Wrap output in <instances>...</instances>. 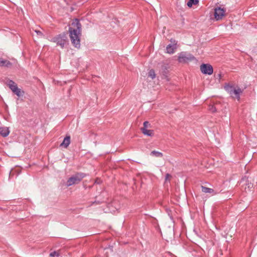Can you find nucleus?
I'll return each mask as SVG.
<instances>
[{"label":"nucleus","instance_id":"nucleus-1","mask_svg":"<svg viewBox=\"0 0 257 257\" xmlns=\"http://www.w3.org/2000/svg\"><path fill=\"white\" fill-rule=\"evenodd\" d=\"M81 25L77 19H75L69 28V36L72 45L76 48L80 47V37Z\"/></svg>","mask_w":257,"mask_h":257},{"label":"nucleus","instance_id":"nucleus-2","mask_svg":"<svg viewBox=\"0 0 257 257\" xmlns=\"http://www.w3.org/2000/svg\"><path fill=\"white\" fill-rule=\"evenodd\" d=\"M224 88L233 97L237 98L238 100L240 99V95L242 93V90L241 88L239 87L235 88L229 84H226Z\"/></svg>","mask_w":257,"mask_h":257},{"label":"nucleus","instance_id":"nucleus-3","mask_svg":"<svg viewBox=\"0 0 257 257\" xmlns=\"http://www.w3.org/2000/svg\"><path fill=\"white\" fill-rule=\"evenodd\" d=\"M85 177L83 173H77L70 177L67 181L66 186L69 187L74 184H78Z\"/></svg>","mask_w":257,"mask_h":257},{"label":"nucleus","instance_id":"nucleus-4","mask_svg":"<svg viewBox=\"0 0 257 257\" xmlns=\"http://www.w3.org/2000/svg\"><path fill=\"white\" fill-rule=\"evenodd\" d=\"M52 41L56 43L57 45H59L62 48H63L67 42V35L65 33L59 34L53 38L52 39Z\"/></svg>","mask_w":257,"mask_h":257},{"label":"nucleus","instance_id":"nucleus-5","mask_svg":"<svg viewBox=\"0 0 257 257\" xmlns=\"http://www.w3.org/2000/svg\"><path fill=\"white\" fill-rule=\"evenodd\" d=\"M195 59V58L192 54L186 52H182L179 54L178 60L180 63H186Z\"/></svg>","mask_w":257,"mask_h":257},{"label":"nucleus","instance_id":"nucleus-6","mask_svg":"<svg viewBox=\"0 0 257 257\" xmlns=\"http://www.w3.org/2000/svg\"><path fill=\"white\" fill-rule=\"evenodd\" d=\"M8 85L11 90L18 96L20 97L24 94V92L18 87L17 85L14 81L9 80L8 82Z\"/></svg>","mask_w":257,"mask_h":257},{"label":"nucleus","instance_id":"nucleus-7","mask_svg":"<svg viewBox=\"0 0 257 257\" xmlns=\"http://www.w3.org/2000/svg\"><path fill=\"white\" fill-rule=\"evenodd\" d=\"M200 70L204 74L211 75L213 73V69L209 64H202L200 66Z\"/></svg>","mask_w":257,"mask_h":257},{"label":"nucleus","instance_id":"nucleus-8","mask_svg":"<svg viewBox=\"0 0 257 257\" xmlns=\"http://www.w3.org/2000/svg\"><path fill=\"white\" fill-rule=\"evenodd\" d=\"M225 10L224 9H222L220 7L216 8L214 9V18L217 20L222 19V17L224 16Z\"/></svg>","mask_w":257,"mask_h":257},{"label":"nucleus","instance_id":"nucleus-9","mask_svg":"<svg viewBox=\"0 0 257 257\" xmlns=\"http://www.w3.org/2000/svg\"><path fill=\"white\" fill-rule=\"evenodd\" d=\"M170 41L171 43L169 44L166 47V51L167 53L171 54L175 53V50L177 49V42L173 39H171Z\"/></svg>","mask_w":257,"mask_h":257},{"label":"nucleus","instance_id":"nucleus-10","mask_svg":"<svg viewBox=\"0 0 257 257\" xmlns=\"http://www.w3.org/2000/svg\"><path fill=\"white\" fill-rule=\"evenodd\" d=\"M10 134L9 127L6 126L0 127V134L3 137H7Z\"/></svg>","mask_w":257,"mask_h":257},{"label":"nucleus","instance_id":"nucleus-11","mask_svg":"<svg viewBox=\"0 0 257 257\" xmlns=\"http://www.w3.org/2000/svg\"><path fill=\"white\" fill-rule=\"evenodd\" d=\"M70 143V136H67L63 140V142L60 144V146L67 148Z\"/></svg>","mask_w":257,"mask_h":257},{"label":"nucleus","instance_id":"nucleus-12","mask_svg":"<svg viewBox=\"0 0 257 257\" xmlns=\"http://www.w3.org/2000/svg\"><path fill=\"white\" fill-rule=\"evenodd\" d=\"M201 190L203 192L205 193H210L212 195L216 194L217 193L215 192V191L211 188H209L203 186H201Z\"/></svg>","mask_w":257,"mask_h":257},{"label":"nucleus","instance_id":"nucleus-13","mask_svg":"<svg viewBox=\"0 0 257 257\" xmlns=\"http://www.w3.org/2000/svg\"><path fill=\"white\" fill-rule=\"evenodd\" d=\"M12 65V63L7 60H4L0 58V67L6 66L7 67H10Z\"/></svg>","mask_w":257,"mask_h":257},{"label":"nucleus","instance_id":"nucleus-14","mask_svg":"<svg viewBox=\"0 0 257 257\" xmlns=\"http://www.w3.org/2000/svg\"><path fill=\"white\" fill-rule=\"evenodd\" d=\"M219 104L215 103L214 104H210L209 105L208 109L211 112H216L219 110L218 108Z\"/></svg>","mask_w":257,"mask_h":257},{"label":"nucleus","instance_id":"nucleus-15","mask_svg":"<svg viewBox=\"0 0 257 257\" xmlns=\"http://www.w3.org/2000/svg\"><path fill=\"white\" fill-rule=\"evenodd\" d=\"M142 133L147 136H153L154 135V132L153 130H148L147 128H141Z\"/></svg>","mask_w":257,"mask_h":257},{"label":"nucleus","instance_id":"nucleus-16","mask_svg":"<svg viewBox=\"0 0 257 257\" xmlns=\"http://www.w3.org/2000/svg\"><path fill=\"white\" fill-rule=\"evenodd\" d=\"M151 155L155 156L156 157L161 158L163 157V154L161 152L153 151L151 152Z\"/></svg>","mask_w":257,"mask_h":257},{"label":"nucleus","instance_id":"nucleus-17","mask_svg":"<svg viewBox=\"0 0 257 257\" xmlns=\"http://www.w3.org/2000/svg\"><path fill=\"white\" fill-rule=\"evenodd\" d=\"M199 3V0H189L187 5L188 7L191 8L192 6L197 5Z\"/></svg>","mask_w":257,"mask_h":257},{"label":"nucleus","instance_id":"nucleus-18","mask_svg":"<svg viewBox=\"0 0 257 257\" xmlns=\"http://www.w3.org/2000/svg\"><path fill=\"white\" fill-rule=\"evenodd\" d=\"M148 76L149 77H151L152 79H154L156 77L155 71L153 69L150 70L149 72Z\"/></svg>","mask_w":257,"mask_h":257},{"label":"nucleus","instance_id":"nucleus-19","mask_svg":"<svg viewBox=\"0 0 257 257\" xmlns=\"http://www.w3.org/2000/svg\"><path fill=\"white\" fill-rule=\"evenodd\" d=\"M59 255H60V253H59V251H54L51 252L50 253V256L51 257H55V256L58 257Z\"/></svg>","mask_w":257,"mask_h":257},{"label":"nucleus","instance_id":"nucleus-20","mask_svg":"<svg viewBox=\"0 0 257 257\" xmlns=\"http://www.w3.org/2000/svg\"><path fill=\"white\" fill-rule=\"evenodd\" d=\"M143 125H144L143 127H142L141 128H146V129H147V128L150 127L151 124L149 122V121H145L144 122Z\"/></svg>","mask_w":257,"mask_h":257},{"label":"nucleus","instance_id":"nucleus-21","mask_svg":"<svg viewBox=\"0 0 257 257\" xmlns=\"http://www.w3.org/2000/svg\"><path fill=\"white\" fill-rule=\"evenodd\" d=\"M35 32L40 37H43V34L40 31H39V30H35Z\"/></svg>","mask_w":257,"mask_h":257},{"label":"nucleus","instance_id":"nucleus-22","mask_svg":"<svg viewBox=\"0 0 257 257\" xmlns=\"http://www.w3.org/2000/svg\"><path fill=\"white\" fill-rule=\"evenodd\" d=\"M171 176L169 174H167L166 175V180H167L169 177H170Z\"/></svg>","mask_w":257,"mask_h":257},{"label":"nucleus","instance_id":"nucleus-23","mask_svg":"<svg viewBox=\"0 0 257 257\" xmlns=\"http://www.w3.org/2000/svg\"><path fill=\"white\" fill-rule=\"evenodd\" d=\"M221 74H218V77H219V78H220V77H221Z\"/></svg>","mask_w":257,"mask_h":257}]
</instances>
